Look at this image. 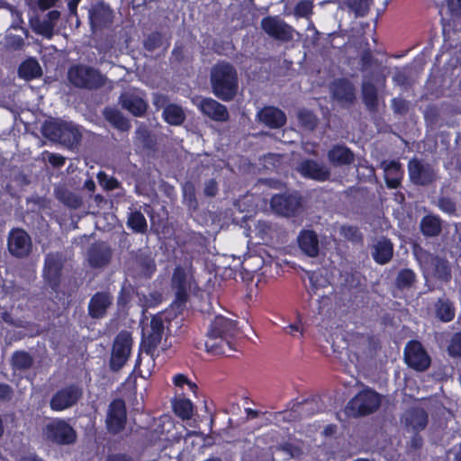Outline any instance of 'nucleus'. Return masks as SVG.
I'll return each instance as SVG.
<instances>
[{
    "label": "nucleus",
    "mask_w": 461,
    "mask_h": 461,
    "mask_svg": "<svg viewBox=\"0 0 461 461\" xmlns=\"http://www.w3.org/2000/svg\"><path fill=\"white\" fill-rule=\"evenodd\" d=\"M240 330L235 321L217 315L211 321L205 340V348L213 355H227L231 350V339Z\"/></svg>",
    "instance_id": "nucleus-1"
},
{
    "label": "nucleus",
    "mask_w": 461,
    "mask_h": 461,
    "mask_svg": "<svg viewBox=\"0 0 461 461\" xmlns=\"http://www.w3.org/2000/svg\"><path fill=\"white\" fill-rule=\"evenodd\" d=\"M212 93L222 101L232 100L238 91V74L233 66L221 62L211 70Z\"/></svg>",
    "instance_id": "nucleus-2"
},
{
    "label": "nucleus",
    "mask_w": 461,
    "mask_h": 461,
    "mask_svg": "<svg viewBox=\"0 0 461 461\" xmlns=\"http://www.w3.org/2000/svg\"><path fill=\"white\" fill-rule=\"evenodd\" d=\"M68 77L74 86L86 89L99 88L106 80L99 70L82 64L72 66L68 69Z\"/></svg>",
    "instance_id": "nucleus-3"
},
{
    "label": "nucleus",
    "mask_w": 461,
    "mask_h": 461,
    "mask_svg": "<svg viewBox=\"0 0 461 461\" xmlns=\"http://www.w3.org/2000/svg\"><path fill=\"white\" fill-rule=\"evenodd\" d=\"M380 404V395L373 390L365 389L348 402L346 412L353 417L364 416L375 411Z\"/></svg>",
    "instance_id": "nucleus-4"
},
{
    "label": "nucleus",
    "mask_w": 461,
    "mask_h": 461,
    "mask_svg": "<svg viewBox=\"0 0 461 461\" xmlns=\"http://www.w3.org/2000/svg\"><path fill=\"white\" fill-rule=\"evenodd\" d=\"M165 331L163 320L159 315H154L149 322L142 328L141 348L144 352H154L160 344Z\"/></svg>",
    "instance_id": "nucleus-5"
},
{
    "label": "nucleus",
    "mask_w": 461,
    "mask_h": 461,
    "mask_svg": "<svg viewBox=\"0 0 461 461\" xmlns=\"http://www.w3.org/2000/svg\"><path fill=\"white\" fill-rule=\"evenodd\" d=\"M132 338L130 332H120L113 346V351L110 360L111 368L114 371L121 369L128 360L131 350Z\"/></svg>",
    "instance_id": "nucleus-6"
},
{
    "label": "nucleus",
    "mask_w": 461,
    "mask_h": 461,
    "mask_svg": "<svg viewBox=\"0 0 461 461\" xmlns=\"http://www.w3.org/2000/svg\"><path fill=\"white\" fill-rule=\"evenodd\" d=\"M82 389L77 385H68L58 390L50 401V407L54 411H62L77 404L82 397Z\"/></svg>",
    "instance_id": "nucleus-7"
},
{
    "label": "nucleus",
    "mask_w": 461,
    "mask_h": 461,
    "mask_svg": "<svg viewBox=\"0 0 461 461\" xmlns=\"http://www.w3.org/2000/svg\"><path fill=\"white\" fill-rule=\"evenodd\" d=\"M193 276L189 270L176 267L172 276V288L175 291V303L177 307L185 305L188 298V292L192 286Z\"/></svg>",
    "instance_id": "nucleus-8"
},
{
    "label": "nucleus",
    "mask_w": 461,
    "mask_h": 461,
    "mask_svg": "<svg viewBox=\"0 0 461 461\" xmlns=\"http://www.w3.org/2000/svg\"><path fill=\"white\" fill-rule=\"evenodd\" d=\"M261 28L269 37L279 41H289L294 38V28L278 16L263 18Z\"/></svg>",
    "instance_id": "nucleus-9"
},
{
    "label": "nucleus",
    "mask_w": 461,
    "mask_h": 461,
    "mask_svg": "<svg viewBox=\"0 0 461 461\" xmlns=\"http://www.w3.org/2000/svg\"><path fill=\"white\" fill-rule=\"evenodd\" d=\"M404 359L410 367L417 371H424L430 365L429 356L417 340H411L407 343L404 348Z\"/></svg>",
    "instance_id": "nucleus-10"
},
{
    "label": "nucleus",
    "mask_w": 461,
    "mask_h": 461,
    "mask_svg": "<svg viewBox=\"0 0 461 461\" xmlns=\"http://www.w3.org/2000/svg\"><path fill=\"white\" fill-rule=\"evenodd\" d=\"M194 104L203 115L212 121L224 122L229 120V112L226 106L211 97L197 98L194 100Z\"/></svg>",
    "instance_id": "nucleus-11"
},
{
    "label": "nucleus",
    "mask_w": 461,
    "mask_h": 461,
    "mask_svg": "<svg viewBox=\"0 0 461 461\" xmlns=\"http://www.w3.org/2000/svg\"><path fill=\"white\" fill-rule=\"evenodd\" d=\"M8 250L16 258H25L32 250L30 236L22 229L13 230L8 236Z\"/></svg>",
    "instance_id": "nucleus-12"
},
{
    "label": "nucleus",
    "mask_w": 461,
    "mask_h": 461,
    "mask_svg": "<svg viewBox=\"0 0 461 461\" xmlns=\"http://www.w3.org/2000/svg\"><path fill=\"white\" fill-rule=\"evenodd\" d=\"M46 436L59 444H70L76 438V433L72 427L62 420L50 422L46 426Z\"/></svg>",
    "instance_id": "nucleus-13"
},
{
    "label": "nucleus",
    "mask_w": 461,
    "mask_h": 461,
    "mask_svg": "<svg viewBox=\"0 0 461 461\" xmlns=\"http://www.w3.org/2000/svg\"><path fill=\"white\" fill-rule=\"evenodd\" d=\"M408 168L410 178L415 185H429L436 178L434 168L429 164L420 160L411 159L409 162Z\"/></svg>",
    "instance_id": "nucleus-14"
},
{
    "label": "nucleus",
    "mask_w": 461,
    "mask_h": 461,
    "mask_svg": "<svg viewBox=\"0 0 461 461\" xmlns=\"http://www.w3.org/2000/svg\"><path fill=\"white\" fill-rule=\"evenodd\" d=\"M126 423V407L122 400L113 401L108 408L106 424L113 433L121 431Z\"/></svg>",
    "instance_id": "nucleus-15"
},
{
    "label": "nucleus",
    "mask_w": 461,
    "mask_h": 461,
    "mask_svg": "<svg viewBox=\"0 0 461 461\" xmlns=\"http://www.w3.org/2000/svg\"><path fill=\"white\" fill-rule=\"evenodd\" d=\"M88 17L93 30H97L110 25L113 23V11L104 2H98L91 5L88 10Z\"/></svg>",
    "instance_id": "nucleus-16"
},
{
    "label": "nucleus",
    "mask_w": 461,
    "mask_h": 461,
    "mask_svg": "<svg viewBox=\"0 0 461 461\" xmlns=\"http://www.w3.org/2000/svg\"><path fill=\"white\" fill-rule=\"evenodd\" d=\"M59 17L60 13L57 10H52L43 19L39 17L31 19L30 23L34 32L47 39H51Z\"/></svg>",
    "instance_id": "nucleus-17"
},
{
    "label": "nucleus",
    "mask_w": 461,
    "mask_h": 461,
    "mask_svg": "<svg viewBox=\"0 0 461 461\" xmlns=\"http://www.w3.org/2000/svg\"><path fill=\"white\" fill-rule=\"evenodd\" d=\"M62 267L63 260L61 255L59 253H50L46 256L43 275L52 288H56L59 285Z\"/></svg>",
    "instance_id": "nucleus-18"
},
{
    "label": "nucleus",
    "mask_w": 461,
    "mask_h": 461,
    "mask_svg": "<svg viewBox=\"0 0 461 461\" xmlns=\"http://www.w3.org/2000/svg\"><path fill=\"white\" fill-rule=\"evenodd\" d=\"M300 199L296 194H279L271 199V207L278 214L290 216L300 207Z\"/></svg>",
    "instance_id": "nucleus-19"
},
{
    "label": "nucleus",
    "mask_w": 461,
    "mask_h": 461,
    "mask_svg": "<svg viewBox=\"0 0 461 461\" xmlns=\"http://www.w3.org/2000/svg\"><path fill=\"white\" fill-rule=\"evenodd\" d=\"M297 170L303 176L321 182L327 180L330 175L327 167L311 159L303 161Z\"/></svg>",
    "instance_id": "nucleus-20"
},
{
    "label": "nucleus",
    "mask_w": 461,
    "mask_h": 461,
    "mask_svg": "<svg viewBox=\"0 0 461 461\" xmlns=\"http://www.w3.org/2000/svg\"><path fill=\"white\" fill-rule=\"evenodd\" d=\"M403 420L408 432L419 433L428 424V414L421 408H413L406 411Z\"/></svg>",
    "instance_id": "nucleus-21"
},
{
    "label": "nucleus",
    "mask_w": 461,
    "mask_h": 461,
    "mask_svg": "<svg viewBox=\"0 0 461 461\" xmlns=\"http://www.w3.org/2000/svg\"><path fill=\"white\" fill-rule=\"evenodd\" d=\"M420 258L422 260L427 271L431 272L440 279H448L449 269L446 260L434 258L432 255L428 253H420Z\"/></svg>",
    "instance_id": "nucleus-22"
},
{
    "label": "nucleus",
    "mask_w": 461,
    "mask_h": 461,
    "mask_svg": "<svg viewBox=\"0 0 461 461\" xmlns=\"http://www.w3.org/2000/svg\"><path fill=\"white\" fill-rule=\"evenodd\" d=\"M113 302V296L106 292L96 293L90 300L88 312L92 318H103Z\"/></svg>",
    "instance_id": "nucleus-23"
},
{
    "label": "nucleus",
    "mask_w": 461,
    "mask_h": 461,
    "mask_svg": "<svg viewBox=\"0 0 461 461\" xmlns=\"http://www.w3.org/2000/svg\"><path fill=\"white\" fill-rule=\"evenodd\" d=\"M258 119L270 128L282 127L286 122V116L283 111L273 106H267L258 113Z\"/></svg>",
    "instance_id": "nucleus-24"
},
{
    "label": "nucleus",
    "mask_w": 461,
    "mask_h": 461,
    "mask_svg": "<svg viewBox=\"0 0 461 461\" xmlns=\"http://www.w3.org/2000/svg\"><path fill=\"white\" fill-rule=\"evenodd\" d=\"M111 258V249L104 243L94 244L88 252L89 264L94 267L107 265Z\"/></svg>",
    "instance_id": "nucleus-25"
},
{
    "label": "nucleus",
    "mask_w": 461,
    "mask_h": 461,
    "mask_svg": "<svg viewBox=\"0 0 461 461\" xmlns=\"http://www.w3.org/2000/svg\"><path fill=\"white\" fill-rule=\"evenodd\" d=\"M381 167L384 169L387 186L389 188L398 187L403 176L401 164L397 161H384Z\"/></svg>",
    "instance_id": "nucleus-26"
},
{
    "label": "nucleus",
    "mask_w": 461,
    "mask_h": 461,
    "mask_svg": "<svg viewBox=\"0 0 461 461\" xmlns=\"http://www.w3.org/2000/svg\"><path fill=\"white\" fill-rule=\"evenodd\" d=\"M393 251L392 242L387 239L382 238L373 245L372 256L377 263L384 265L391 260Z\"/></svg>",
    "instance_id": "nucleus-27"
},
{
    "label": "nucleus",
    "mask_w": 461,
    "mask_h": 461,
    "mask_svg": "<svg viewBox=\"0 0 461 461\" xmlns=\"http://www.w3.org/2000/svg\"><path fill=\"white\" fill-rule=\"evenodd\" d=\"M120 101L124 109L136 116L142 115L147 108L145 101L133 93H124L121 95Z\"/></svg>",
    "instance_id": "nucleus-28"
},
{
    "label": "nucleus",
    "mask_w": 461,
    "mask_h": 461,
    "mask_svg": "<svg viewBox=\"0 0 461 461\" xmlns=\"http://www.w3.org/2000/svg\"><path fill=\"white\" fill-rule=\"evenodd\" d=\"M300 249L310 257H316L319 253V241L312 230H303L298 236Z\"/></svg>",
    "instance_id": "nucleus-29"
},
{
    "label": "nucleus",
    "mask_w": 461,
    "mask_h": 461,
    "mask_svg": "<svg viewBox=\"0 0 461 461\" xmlns=\"http://www.w3.org/2000/svg\"><path fill=\"white\" fill-rule=\"evenodd\" d=\"M333 96L340 101L353 102L355 99V89L351 82L347 79H338L331 86Z\"/></svg>",
    "instance_id": "nucleus-30"
},
{
    "label": "nucleus",
    "mask_w": 461,
    "mask_h": 461,
    "mask_svg": "<svg viewBox=\"0 0 461 461\" xmlns=\"http://www.w3.org/2000/svg\"><path fill=\"white\" fill-rule=\"evenodd\" d=\"M330 163L336 166L349 165L354 161V154L345 146H335L328 153Z\"/></svg>",
    "instance_id": "nucleus-31"
},
{
    "label": "nucleus",
    "mask_w": 461,
    "mask_h": 461,
    "mask_svg": "<svg viewBox=\"0 0 461 461\" xmlns=\"http://www.w3.org/2000/svg\"><path fill=\"white\" fill-rule=\"evenodd\" d=\"M80 139L81 133L78 128L72 122H64L60 138L58 141L68 146H73L77 144Z\"/></svg>",
    "instance_id": "nucleus-32"
},
{
    "label": "nucleus",
    "mask_w": 461,
    "mask_h": 461,
    "mask_svg": "<svg viewBox=\"0 0 461 461\" xmlns=\"http://www.w3.org/2000/svg\"><path fill=\"white\" fill-rule=\"evenodd\" d=\"M55 195L59 201L72 209H77L82 204L80 196L65 187H57L55 189Z\"/></svg>",
    "instance_id": "nucleus-33"
},
{
    "label": "nucleus",
    "mask_w": 461,
    "mask_h": 461,
    "mask_svg": "<svg viewBox=\"0 0 461 461\" xmlns=\"http://www.w3.org/2000/svg\"><path fill=\"white\" fill-rule=\"evenodd\" d=\"M175 413L182 420H190L194 412L193 402L185 397L176 398L172 402Z\"/></svg>",
    "instance_id": "nucleus-34"
},
{
    "label": "nucleus",
    "mask_w": 461,
    "mask_h": 461,
    "mask_svg": "<svg viewBox=\"0 0 461 461\" xmlns=\"http://www.w3.org/2000/svg\"><path fill=\"white\" fill-rule=\"evenodd\" d=\"M18 74L20 77L31 80L41 76V68L37 60L30 59L20 65Z\"/></svg>",
    "instance_id": "nucleus-35"
},
{
    "label": "nucleus",
    "mask_w": 461,
    "mask_h": 461,
    "mask_svg": "<svg viewBox=\"0 0 461 461\" xmlns=\"http://www.w3.org/2000/svg\"><path fill=\"white\" fill-rule=\"evenodd\" d=\"M127 225L134 232L145 233L148 229V223L145 216L139 211L131 212L128 215Z\"/></svg>",
    "instance_id": "nucleus-36"
},
{
    "label": "nucleus",
    "mask_w": 461,
    "mask_h": 461,
    "mask_svg": "<svg viewBox=\"0 0 461 461\" xmlns=\"http://www.w3.org/2000/svg\"><path fill=\"white\" fill-rule=\"evenodd\" d=\"M104 113L105 119L118 130L126 131L130 129L128 120H126L119 111L113 108H106Z\"/></svg>",
    "instance_id": "nucleus-37"
},
{
    "label": "nucleus",
    "mask_w": 461,
    "mask_h": 461,
    "mask_svg": "<svg viewBox=\"0 0 461 461\" xmlns=\"http://www.w3.org/2000/svg\"><path fill=\"white\" fill-rule=\"evenodd\" d=\"M436 315L442 321L447 322L455 317V308L448 300L439 299L435 304Z\"/></svg>",
    "instance_id": "nucleus-38"
},
{
    "label": "nucleus",
    "mask_w": 461,
    "mask_h": 461,
    "mask_svg": "<svg viewBox=\"0 0 461 461\" xmlns=\"http://www.w3.org/2000/svg\"><path fill=\"white\" fill-rule=\"evenodd\" d=\"M64 122L61 121H47L41 128L42 135L53 141H58L60 138Z\"/></svg>",
    "instance_id": "nucleus-39"
},
{
    "label": "nucleus",
    "mask_w": 461,
    "mask_h": 461,
    "mask_svg": "<svg viewBox=\"0 0 461 461\" xmlns=\"http://www.w3.org/2000/svg\"><path fill=\"white\" fill-rule=\"evenodd\" d=\"M363 101L369 110H375L377 106V91L375 86L368 82L364 81L362 84Z\"/></svg>",
    "instance_id": "nucleus-40"
},
{
    "label": "nucleus",
    "mask_w": 461,
    "mask_h": 461,
    "mask_svg": "<svg viewBox=\"0 0 461 461\" xmlns=\"http://www.w3.org/2000/svg\"><path fill=\"white\" fill-rule=\"evenodd\" d=\"M163 117L168 123L179 125L185 120V113L180 106L169 104L164 109Z\"/></svg>",
    "instance_id": "nucleus-41"
},
{
    "label": "nucleus",
    "mask_w": 461,
    "mask_h": 461,
    "mask_svg": "<svg viewBox=\"0 0 461 461\" xmlns=\"http://www.w3.org/2000/svg\"><path fill=\"white\" fill-rule=\"evenodd\" d=\"M145 354L146 355L144 357L141 356L139 357L135 368L139 371L140 376L149 377L155 366L154 352H145Z\"/></svg>",
    "instance_id": "nucleus-42"
},
{
    "label": "nucleus",
    "mask_w": 461,
    "mask_h": 461,
    "mask_svg": "<svg viewBox=\"0 0 461 461\" xmlns=\"http://www.w3.org/2000/svg\"><path fill=\"white\" fill-rule=\"evenodd\" d=\"M420 228L424 235L433 237L440 232L441 223L439 219L435 216H426L420 222Z\"/></svg>",
    "instance_id": "nucleus-43"
},
{
    "label": "nucleus",
    "mask_w": 461,
    "mask_h": 461,
    "mask_svg": "<svg viewBox=\"0 0 461 461\" xmlns=\"http://www.w3.org/2000/svg\"><path fill=\"white\" fill-rule=\"evenodd\" d=\"M32 357L26 352H15L12 357V364L14 368L18 370L29 369L32 365Z\"/></svg>",
    "instance_id": "nucleus-44"
},
{
    "label": "nucleus",
    "mask_w": 461,
    "mask_h": 461,
    "mask_svg": "<svg viewBox=\"0 0 461 461\" xmlns=\"http://www.w3.org/2000/svg\"><path fill=\"white\" fill-rule=\"evenodd\" d=\"M164 44L167 47L169 46V42L167 41H165L164 42L162 34L158 32L150 33L144 41L145 48L149 51H152Z\"/></svg>",
    "instance_id": "nucleus-45"
},
{
    "label": "nucleus",
    "mask_w": 461,
    "mask_h": 461,
    "mask_svg": "<svg viewBox=\"0 0 461 461\" xmlns=\"http://www.w3.org/2000/svg\"><path fill=\"white\" fill-rule=\"evenodd\" d=\"M298 120L302 126L309 130H313L317 125L316 116L307 110H302L298 113Z\"/></svg>",
    "instance_id": "nucleus-46"
},
{
    "label": "nucleus",
    "mask_w": 461,
    "mask_h": 461,
    "mask_svg": "<svg viewBox=\"0 0 461 461\" xmlns=\"http://www.w3.org/2000/svg\"><path fill=\"white\" fill-rule=\"evenodd\" d=\"M415 281V274L410 269L402 270L397 276V285L400 288H407L412 285Z\"/></svg>",
    "instance_id": "nucleus-47"
},
{
    "label": "nucleus",
    "mask_w": 461,
    "mask_h": 461,
    "mask_svg": "<svg viewBox=\"0 0 461 461\" xmlns=\"http://www.w3.org/2000/svg\"><path fill=\"white\" fill-rule=\"evenodd\" d=\"M173 384L176 387L184 390L185 386L187 387V390L192 392L193 393H196L197 385L191 382L185 375L177 374L173 377Z\"/></svg>",
    "instance_id": "nucleus-48"
},
{
    "label": "nucleus",
    "mask_w": 461,
    "mask_h": 461,
    "mask_svg": "<svg viewBox=\"0 0 461 461\" xmlns=\"http://www.w3.org/2000/svg\"><path fill=\"white\" fill-rule=\"evenodd\" d=\"M447 351L452 357H461V332L456 333L452 337Z\"/></svg>",
    "instance_id": "nucleus-49"
},
{
    "label": "nucleus",
    "mask_w": 461,
    "mask_h": 461,
    "mask_svg": "<svg viewBox=\"0 0 461 461\" xmlns=\"http://www.w3.org/2000/svg\"><path fill=\"white\" fill-rule=\"evenodd\" d=\"M346 3L357 16H364L367 11L366 3L364 0H347Z\"/></svg>",
    "instance_id": "nucleus-50"
},
{
    "label": "nucleus",
    "mask_w": 461,
    "mask_h": 461,
    "mask_svg": "<svg viewBox=\"0 0 461 461\" xmlns=\"http://www.w3.org/2000/svg\"><path fill=\"white\" fill-rule=\"evenodd\" d=\"M97 178L101 185H104L108 190H113L118 187V181L113 177H108L104 172L97 175Z\"/></svg>",
    "instance_id": "nucleus-51"
},
{
    "label": "nucleus",
    "mask_w": 461,
    "mask_h": 461,
    "mask_svg": "<svg viewBox=\"0 0 461 461\" xmlns=\"http://www.w3.org/2000/svg\"><path fill=\"white\" fill-rule=\"evenodd\" d=\"M340 234L343 235L346 239L356 241L360 239V233L356 227L353 226H341Z\"/></svg>",
    "instance_id": "nucleus-52"
},
{
    "label": "nucleus",
    "mask_w": 461,
    "mask_h": 461,
    "mask_svg": "<svg viewBox=\"0 0 461 461\" xmlns=\"http://www.w3.org/2000/svg\"><path fill=\"white\" fill-rule=\"evenodd\" d=\"M312 9V2L304 0V1L299 2L296 5L295 9H294V13H295L296 15H298L300 17H305L309 14H311Z\"/></svg>",
    "instance_id": "nucleus-53"
},
{
    "label": "nucleus",
    "mask_w": 461,
    "mask_h": 461,
    "mask_svg": "<svg viewBox=\"0 0 461 461\" xmlns=\"http://www.w3.org/2000/svg\"><path fill=\"white\" fill-rule=\"evenodd\" d=\"M438 207L441 211L452 214L456 212V203L449 198H440Z\"/></svg>",
    "instance_id": "nucleus-54"
},
{
    "label": "nucleus",
    "mask_w": 461,
    "mask_h": 461,
    "mask_svg": "<svg viewBox=\"0 0 461 461\" xmlns=\"http://www.w3.org/2000/svg\"><path fill=\"white\" fill-rule=\"evenodd\" d=\"M392 107L396 113H406L408 111V102L402 98H393L392 100Z\"/></svg>",
    "instance_id": "nucleus-55"
},
{
    "label": "nucleus",
    "mask_w": 461,
    "mask_h": 461,
    "mask_svg": "<svg viewBox=\"0 0 461 461\" xmlns=\"http://www.w3.org/2000/svg\"><path fill=\"white\" fill-rule=\"evenodd\" d=\"M14 391L12 387L5 383H0V402L10 401L13 397Z\"/></svg>",
    "instance_id": "nucleus-56"
},
{
    "label": "nucleus",
    "mask_w": 461,
    "mask_h": 461,
    "mask_svg": "<svg viewBox=\"0 0 461 461\" xmlns=\"http://www.w3.org/2000/svg\"><path fill=\"white\" fill-rule=\"evenodd\" d=\"M395 84L405 86L408 84V75L405 70H397L393 77Z\"/></svg>",
    "instance_id": "nucleus-57"
},
{
    "label": "nucleus",
    "mask_w": 461,
    "mask_h": 461,
    "mask_svg": "<svg viewBox=\"0 0 461 461\" xmlns=\"http://www.w3.org/2000/svg\"><path fill=\"white\" fill-rule=\"evenodd\" d=\"M218 186L214 180H209L205 183L204 194L207 196L212 197L217 194Z\"/></svg>",
    "instance_id": "nucleus-58"
},
{
    "label": "nucleus",
    "mask_w": 461,
    "mask_h": 461,
    "mask_svg": "<svg viewBox=\"0 0 461 461\" xmlns=\"http://www.w3.org/2000/svg\"><path fill=\"white\" fill-rule=\"evenodd\" d=\"M447 4L452 14L461 15V0H447Z\"/></svg>",
    "instance_id": "nucleus-59"
},
{
    "label": "nucleus",
    "mask_w": 461,
    "mask_h": 461,
    "mask_svg": "<svg viewBox=\"0 0 461 461\" xmlns=\"http://www.w3.org/2000/svg\"><path fill=\"white\" fill-rule=\"evenodd\" d=\"M49 162L55 167H61L65 163V158L59 154H50L49 156Z\"/></svg>",
    "instance_id": "nucleus-60"
},
{
    "label": "nucleus",
    "mask_w": 461,
    "mask_h": 461,
    "mask_svg": "<svg viewBox=\"0 0 461 461\" xmlns=\"http://www.w3.org/2000/svg\"><path fill=\"white\" fill-rule=\"evenodd\" d=\"M138 296L140 297V302L144 307H151L154 306L155 301L157 300V297L153 294H150L151 299H149L146 295H142L140 297V294H138Z\"/></svg>",
    "instance_id": "nucleus-61"
},
{
    "label": "nucleus",
    "mask_w": 461,
    "mask_h": 461,
    "mask_svg": "<svg viewBox=\"0 0 461 461\" xmlns=\"http://www.w3.org/2000/svg\"><path fill=\"white\" fill-rule=\"evenodd\" d=\"M411 447L413 449H419L422 446V438L417 433L411 439Z\"/></svg>",
    "instance_id": "nucleus-62"
},
{
    "label": "nucleus",
    "mask_w": 461,
    "mask_h": 461,
    "mask_svg": "<svg viewBox=\"0 0 461 461\" xmlns=\"http://www.w3.org/2000/svg\"><path fill=\"white\" fill-rule=\"evenodd\" d=\"M2 319L6 323H9V324H12V325H14V326H22V321H14V319L11 316V314L6 312L2 314Z\"/></svg>",
    "instance_id": "nucleus-63"
},
{
    "label": "nucleus",
    "mask_w": 461,
    "mask_h": 461,
    "mask_svg": "<svg viewBox=\"0 0 461 461\" xmlns=\"http://www.w3.org/2000/svg\"><path fill=\"white\" fill-rule=\"evenodd\" d=\"M285 331L290 335H295L296 332H300L302 334V327L299 324H291L285 328Z\"/></svg>",
    "instance_id": "nucleus-64"
}]
</instances>
